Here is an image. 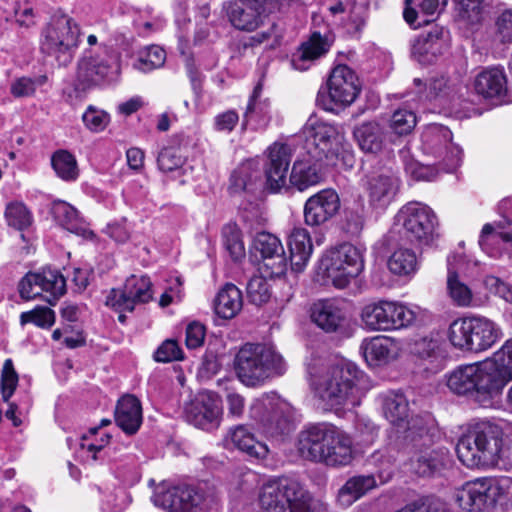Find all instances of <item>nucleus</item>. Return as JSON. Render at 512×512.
Here are the masks:
<instances>
[{
	"mask_svg": "<svg viewBox=\"0 0 512 512\" xmlns=\"http://www.w3.org/2000/svg\"><path fill=\"white\" fill-rule=\"evenodd\" d=\"M55 322V313L46 306H36L34 309L22 312L20 315L21 325L32 323L40 328H50Z\"/></svg>",
	"mask_w": 512,
	"mask_h": 512,
	"instance_id": "13d9d810",
	"label": "nucleus"
},
{
	"mask_svg": "<svg viewBox=\"0 0 512 512\" xmlns=\"http://www.w3.org/2000/svg\"><path fill=\"white\" fill-rule=\"evenodd\" d=\"M51 165L56 175L64 181H75L79 169L75 156L67 150H57L52 154Z\"/></svg>",
	"mask_w": 512,
	"mask_h": 512,
	"instance_id": "8fccbe9b",
	"label": "nucleus"
},
{
	"mask_svg": "<svg viewBox=\"0 0 512 512\" xmlns=\"http://www.w3.org/2000/svg\"><path fill=\"white\" fill-rule=\"evenodd\" d=\"M376 486L377 482L373 474L351 477L339 489L337 502L341 507L347 508Z\"/></svg>",
	"mask_w": 512,
	"mask_h": 512,
	"instance_id": "c9c22d12",
	"label": "nucleus"
},
{
	"mask_svg": "<svg viewBox=\"0 0 512 512\" xmlns=\"http://www.w3.org/2000/svg\"><path fill=\"white\" fill-rule=\"evenodd\" d=\"M236 375L247 387H259L286 371L283 357L274 348L247 343L236 354Z\"/></svg>",
	"mask_w": 512,
	"mask_h": 512,
	"instance_id": "39448f33",
	"label": "nucleus"
},
{
	"mask_svg": "<svg viewBox=\"0 0 512 512\" xmlns=\"http://www.w3.org/2000/svg\"><path fill=\"white\" fill-rule=\"evenodd\" d=\"M466 265L463 255L448 258L447 291L452 302L458 307H471L475 302L472 289L461 278Z\"/></svg>",
	"mask_w": 512,
	"mask_h": 512,
	"instance_id": "a878e982",
	"label": "nucleus"
},
{
	"mask_svg": "<svg viewBox=\"0 0 512 512\" xmlns=\"http://www.w3.org/2000/svg\"><path fill=\"white\" fill-rule=\"evenodd\" d=\"M109 56L93 55L91 51L85 52L84 57L79 61L75 88L86 91L90 88L110 80L114 73Z\"/></svg>",
	"mask_w": 512,
	"mask_h": 512,
	"instance_id": "6ab92c4d",
	"label": "nucleus"
},
{
	"mask_svg": "<svg viewBox=\"0 0 512 512\" xmlns=\"http://www.w3.org/2000/svg\"><path fill=\"white\" fill-rule=\"evenodd\" d=\"M223 244L234 261H238L245 256L244 244L237 229L233 227L224 229Z\"/></svg>",
	"mask_w": 512,
	"mask_h": 512,
	"instance_id": "e2e57ef3",
	"label": "nucleus"
},
{
	"mask_svg": "<svg viewBox=\"0 0 512 512\" xmlns=\"http://www.w3.org/2000/svg\"><path fill=\"white\" fill-rule=\"evenodd\" d=\"M383 413L386 419L398 427L407 421L409 415L408 401L401 393H389L383 400Z\"/></svg>",
	"mask_w": 512,
	"mask_h": 512,
	"instance_id": "c03bdc74",
	"label": "nucleus"
},
{
	"mask_svg": "<svg viewBox=\"0 0 512 512\" xmlns=\"http://www.w3.org/2000/svg\"><path fill=\"white\" fill-rule=\"evenodd\" d=\"M311 320L326 333H333L344 327L346 313L339 300L324 299L312 305Z\"/></svg>",
	"mask_w": 512,
	"mask_h": 512,
	"instance_id": "bb28decb",
	"label": "nucleus"
},
{
	"mask_svg": "<svg viewBox=\"0 0 512 512\" xmlns=\"http://www.w3.org/2000/svg\"><path fill=\"white\" fill-rule=\"evenodd\" d=\"M503 429L491 420L471 424L456 445L458 459L467 467H492L503 454Z\"/></svg>",
	"mask_w": 512,
	"mask_h": 512,
	"instance_id": "7ed1b4c3",
	"label": "nucleus"
},
{
	"mask_svg": "<svg viewBox=\"0 0 512 512\" xmlns=\"http://www.w3.org/2000/svg\"><path fill=\"white\" fill-rule=\"evenodd\" d=\"M290 161L291 149L288 145L274 143L269 147L265 176L267 188L271 192H278L286 187Z\"/></svg>",
	"mask_w": 512,
	"mask_h": 512,
	"instance_id": "b1692460",
	"label": "nucleus"
},
{
	"mask_svg": "<svg viewBox=\"0 0 512 512\" xmlns=\"http://www.w3.org/2000/svg\"><path fill=\"white\" fill-rule=\"evenodd\" d=\"M154 505L168 512H206L213 502L212 490L207 485L157 486L152 497Z\"/></svg>",
	"mask_w": 512,
	"mask_h": 512,
	"instance_id": "6e6552de",
	"label": "nucleus"
},
{
	"mask_svg": "<svg viewBox=\"0 0 512 512\" xmlns=\"http://www.w3.org/2000/svg\"><path fill=\"white\" fill-rule=\"evenodd\" d=\"M18 383V374L11 359H6L1 374V389L4 401H8L14 393Z\"/></svg>",
	"mask_w": 512,
	"mask_h": 512,
	"instance_id": "774afa93",
	"label": "nucleus"
},
{
	"mask_svg": "<svg viewBox=\"0 0 512 512\" xmlns=\"http://www.w3.org/2000/svg\"><path fill=\"white\" fill-rule=\"evenodd\" d=\"M288 247L292 269L296 272H301L307 265L313 252V244L309 232L303 227L293 228L288 237Z\"/></svg>",
	"mask_w": 512,
	"mask_h": 512,
	"instance_id": "2f4dec72",
	"label": "nucleus"
},
{
	"mask_svg": "<svg viewBox=\"0 0 512 512\" xmlns=\"http://www.w3.org/2000/svg\"><path fill=\"white\" fill-rule=\"evenodd\" d=\"M405 171L417 181H433L439 174V169L434 165H425L415 160L406 161Z\"/></svg>",
	"mask_w": 512,
	"mask_h": 512,
	"instance_id": "69168bd1",
	"label": "nucleus"
},
{
	"mask_svg": "<svg viewBox=\"0 0 512 512\" xmlns=\"http://www.w3.org/2000/svg\"><path fill=\"white\" fill-rule=\"evenodd\" d=\"M365 224L364 208H348L345 211L342 228L350 236H359Z\"/></svg>",
	"mask_w": 512,
	"mask_h": 512,
	"instance_id": "0e129e2a",
	"label": "nucleus"
},
{
	"mask_svg": "<svg viewBox=\"0 0 512 512\" xmlns=\"http://www.w3.org/2000/svg\"><path fill=\"white\" fill-rule=\"evenodd\" d=\"M395 342L386 336H375L364 339L360 349L370 366L387 363L395 352Z\"/></svg>",
	"mask_w": 512,
	"mask_h": 512,
	"instance_id": "e433bc0d",
	"label": "nucleus"
},
{
	"mask_svg": "<svg viewBox=\"0 0 512 512\" xmlns=\"http://www.w3.org/2000/svg\"><path fill=\"white\" fill-rule=\"evenodd\" d=\"M333 41L334 39L328 31L323 34L320 31L312 32L292 55V67L298 71L308 70L318 59L328 53Z\"/></svg>",
	"mask_w": 512,
	"mask_h": 512,
	"instance_id": "5701e85b",
	"label": "nucleus"
},
{
	"mask_svg": "<svg viewBox=\"0 0 512 512\" xmlns=\"http://www.w3.org/2000/svg\"><path fill=\"white\" fill-rule=\"evenodd\" d=\"M447 34L444 28L434 26L426 34L418 36L412 43V57L422 65L434 63L447 47Z\"/></svg>",
	"mask_w": 512,
	"mask_h": 512,
	"instance_id": "393cba45",
	"label": "nucleus"
},
{
	"mask_svg": "<svg viewBox=\"0 0 512 512\" xmlns=\"http://www.w3.org/2000/svg\"><path fill=\"white\" fill-rule=\"evenodd\" d=\"M186 157L181 153L180 148L164 147L158 154L157 165L164 173L179 171L183 169Z\"/></svg>",
	"mask_w": 512,
	"mask_h": 512,
	"instance_id": "6e6d98bb",
	"label": "nucleus"
},
{
	"mask_svg": "<svg viewBox=\"0 0 512 512\" xmlns=\"http://www.w3.org/2000/svg\"><path fill=\"white\" fill-rule=\"evenodd\" d=\"M474 89L486 99L504 97L507 93V78L503 68L489 67L482 70L475 78Z\"/></svg>",
	"mask_w": 512,
	"mask_h": 512,
	"instance_id": "c756f323",
	"label": "nucleus"
},
{
	"mask_svg": "<svg viewBox=\"0 0 512 512\" xmlns=\"http://www.w3.org/2000/svg\"><path fill=\"white\" fill-rule=\"evenodd\" d=\"M306 144L308 154L318 161H325V165H335V160L341 152H345V139L343 134L329 124L318 123L306 128Z\"/></svg>",
	"mask_w": 512,
	"mask_h": 512,
	"instance_id": "4468645a",
	"label": "nucleus"
},
{
	"mask_svg": "<svg viewBox=\"0 0 512 512\" xmlns=\"http://www.w3.org/2000/svg\"><path fill=\"white\" fill-rule=\"evenodd\" d=\"M401 180L390 171L382 170L366 177L364 184L369 204L375 208L387 207L399 192Z\"/></svg>",
	"mask_w": 512,
	"mask_h": 512,
	"instance_id": "412c9836",
	"label": "nucleus"
},
{
	"mask_svg": "<svg viewBox=\"0 0 512 512\" xmlns=\"http://www.w3.org/2000/svg\"><path fill=\"white\" fill-rule=\"evenodd\" d=\"M493 36L501 43L512 42V8L499 10L494 18Z\"/></svg>",
	"mask_w": 512,
	"mask_h": 512,
	"instance_id": "bf43d9fd",
	"label": "nucleus"
},
{
	"mask_svg": "<svg viewBox=\"0 0 512 512\" xmlns=\"http://www.w3.org/2000/svg\"><path fill=\"white\" fill-rule=\"evenodd\" d=\"M166 53L157 45L147 47L134 62L133 67L147 73L164 65Z\"/></svg>",
	"mask_w": 512,
	"mask_h": 512,
	"instance_id": "864d4df0",
	"label": "nucleus"
},
{
	"mask_svg": "<svg viewBox=\"0 0 512 512\" xmlns=\"http://www.w3.org/2000/svg\"><path fill=\"white\" fill-rule=\"evenodd\" d=\"M363 327L369 331H386L385 300L365 305L361 311Z\"/></svg>",
	"mask_w": 512,
	"mask_h": 512,
	"instance_id": "603ef678",
	"label": "nucleus"
},
{
	"mask_svg": "<svg viewBox=\"0 0 512 512\" xmlns=\"http://www.w3.org/2000/svg\"><path fill=\"white\" fill-rule=\"evenodd\" d=\"M5 219L10 227L24 230L32 224V215L27 207L20 202L9 203L5 209Z\"/></svg>",
	"mask_w": 512,
	"mask_h": 512,
	"instance_id": "5fc2aeb1",
	"label": "nucleus"
},
{
	"mask_svg": "<svg viewBox=\"0 0 512 512\" xmlns=\"http://www.w3.org/2000/svg\"><path fill=\"white\" fill-rule=\"evenodd\" d=\"M472 316L454 320L448 329V340L453 347L461 351H470L472 346Z\"/></svg>",
	"mask_w": 512,
	"mask_h": 512,
	"instance_id": "09e8293b",
	"label": "nucleus"
},
{
	"mask_svg": "<svg viewBox=\"0 0 512 512\" xmlns=\"http://www.w3.org/2000/svg\"><path fill=\"white\" fill-rule=\"evenodd\" d=\"M386 331L397 330L411 326L416 320V312L407 305L385 300Z\"/></svg>",
	"mask_w": 512,
	"mask_h": 512,
	"instance_id": "37998d69",
	"label": "nucleus"
},
{
	"mask_svg": "<svg viewBox=\"0 0 512 512\" xmlns=\"http://www.w3.org/2000/svg\"><path fill=\"white\" fill-rule=\"evenodd\" d=\"M241 291L232 283H227L214 300V311L223 319H232L242 309Z\"/></svg>",
	"mask_w": 512,
	"mask_h": 512,
	"instance_id": "58836bf2",
	"label": "nucleus"
},
{
	"mask_svg": "<svg viewBox=\"0 0 512 512\" xmlns=\"http://www.w3.org/2000/svg\"><path fill=\"white\" fill-rule=\"evenodd\" d=\"M395 222L404 229L411 242L429 245L436 236L437 217L433 210L421 202L405 204L396 214Z\"/></svg>",
	"mask_w": 512,
	"mask_h": 512,
	"instance_id": "9d476101",
	"label": "nucleus"
},
{
	"mask_svg": "<svg viewBox=\"0 0 512 512\" xmlns=\"http://www.w3.org/2000/svg\"><path fill=\"white\" fill-rule=\"evenodd\" d=\"M359 148L365 153L377 154L385 146L386 136L383 126L376 121L363 122L353 130Z\"/></svg>",
	"mask_w": 512,
	"mask_h": 512,
	"instance_id": "72a5a7b5",
	"label": "nucleus"
},
{
	"mask_svg": "<svg viewBox=\"0 0 512 512\" xmlns=\"http://www.w3.org/2000/svg\"><path fill=\"white\" fill-rule=\"evenodd\" d=\"M341 201L334 189H323L310 196L304 205V222L310 227H318L338 214Z\"/></svg>",
	"mask_w": 512,
	"mask_h": 512,
	"instance_id": "aec40b11",
	"label": "nucleus"
},
{
	"mask_svg": "<svg viewBox=\"0 0 512 512\" xmlns=\"http://www.w3.org/2000/svg\"><path fill=\"white\" fill-rule=\"evenodd\" d=\"M303 459L328 466H346L353 459L352 441L332 424L318 423L303 429L297 440Z\"/></svg>",
	"mask_w": 512,
	"mask_h": 512,
	"instance_id": "f03ea898",
	"label": "nucleus"
},
{
	"mask_svg": "<svg viewBox=\"0 0 512 512\" xmlns=\"http://www.w3.org/2000/svg\"><path fill=\"white\" fill-rule=\"evenodd\" d=\"M474 401L482 407L492 406L507 382L512 379L496 354L492 358L475 363Z\"/></svg>",
	"mask_w": 512,
	"mask_h": 512,
	"instance_id": "9b49d317",
	"label": "nucleus"
},
{
	"mask_svg": "<svg viewBox=\"0 0 512 512\" xmlns=\"http://www.w3.org/2000/svg\"><path fill=\"white\" fill-rule=\"evenodd\" d=\"M427 152L440 158L439 164L445 172L454 171L461 162V149L452 143V132L442 125L429 126L422 135Z\"/></svg>",
	"mask_w": 512,
	"mask_h": 512,
	"instance_id": "dca6fc26",
	"label": "nucleus"
},
{
	"mask_svg": "<svg viewBox=\"0 0 512 512\" xmlns=\"http://www.w3.org/2000/svg\"><path fill=\"white\" fill-rule=\"evenodd\" d=\"M47 81L45 75L35 78L21 77L11 85V93L16 97L31 96L37 87L44 85Z\"/></svg>",
	"mask_w": 512,
	"mask_h": 512,
	"instance_id": "338daca9",
	"label": "nucleus"
},
{
	"mask_svg": "<svg viewBox=\"0 0 512 512\" xmlns=\"http://www.w3.org/2000/svg\"><path fill=\"white\" fill-rule=\"evenodd\" d=\"M458 20L468 28H476L483 21L484 8L487 0H456Z\"/></svg>",
	"mask_w": 512,
	"mask_h": 512,
	"instance_id": "3c124183",
	"label": "nucleus"
},
{
	"mask_svg": "<svg viewBox=\"0 0 512 512\" xmlns=\"http://www.w3.org/2000/svg\"><path fill=\"white\" fill-rule=\"evenodd\" d=\"M471 352H481L491 348L502 337L500 327L488 318L472 316Z\"/></svg>",
	"mask_w": 512,
	"mask_h": 512,
	"instance_id": "473e14b6",
	"label": "nucleus"
},
{
	"mask_svg": "<svg viewBox=\"0 0 512 512\" xmlns=\"http://www.w3.org/2000/svg\"><path fill=\"white\" fill-rule=\"evenodd\" d=\"M254 247L261 254L265 272L270 277H280L287 270V259L280 240L268 232H260L254 239Z\"/></svg>",
	"mask_w": 512,
	"mask_h": 512,
	"instance_id": "4be33fe9",
	"label": "nucleus"
},
{
	"mask_svg": "<svg viewBox=\"0 0 512 512\" xmlns=\"http://www.w3.org/2000/svg\"><path fill=\"white\" fill-rule=\"evenodd\" d=\"M259 503L264 512H329L327 505L314 501L296 479L276 477L263 484Z\"/></svg>",
	"mask_w": 512,
	"mask_h": 512,
	"instance_id": "20e7f679",
	"label": "nucleus"
},
{
	"mask_svg": "<svg viewBox=\"0 0 512 512\" xmlns=\"http://www.w3.org/2000/svg\"><path fill=\"white\" fill-rule=\"evenodd\" d=\"M419 267V261L415 252L408 248L395 250L388 260L389 270L399 276L414 274Z\"/></svg>",
	"mask_w": 512,
	"mask_h": 512,
	"instance_id": "de8ad7c7",
	"label": "nucleus"
},
{
	"mask_svg": "<svg viewBox=\"0 0 512 512\" xmlns=\"http://www.w3.org/2000/svg\"><path fill=\"white\" fill-rule=\"evenodd\" d=\"M230 23L238 30L251 32L263 22L260 12L249 4H234L228 11Z\"/></svg>",
	"mask_w": 512,
	"mask_h": 512,
	"instance_id": "79ce46f5",
	"label": "nucleus"
},
{
	"mask_svg": "<svg viewBox=\"0 0 512 512\" xmlns=\"http://www.w3.org/2000/svg\"><path fill=\"white\" fill-rule=\"evenodd\" d=\"M365 374L342 359L311 375L315 396L327 410L356 406L365 392Z\"/></svg>",
	"mask_w": 512,
	"mask_h": 512,
	"instance_id": "f257e3e1",
	"label": "nucleus"
},
{
	"mask_svg": "<svg viewBox=\"0 0 512 512\" xmlns=\"http://www.w3.org/2000/svg\"><path fill=\"white\" fill-rule=\"evenodd\" d=\"M221 405L212 393H200L185 405V420L196 428L212 431L217 429L221 421Z\"/></svg>",
	"mask_w": 512,
	"mask_h": 512,
	"instance_id": "a211bd4d",
	"label": "nucleus"
},
{
	"mask_svg": "<svg viewBox=\"0 0 512 512\" xmlns=\"http://www.w3.org/2000/svg\"><path fill=\"white\" fill-rule=\"evenodd\" d=\"M260 183V169L254 162L248 161L233 171L230 177L229 190L233 194L242 192L252 193L258 189Z\"/></svg>",
	"mask_w": 512,
	"mask_h": 512,
	"instance_id": "4c0bfd02",
	"label": "nucleus"
},
{
	"mask_svg": "<svg viewBox=\"0 0 512 512\" xmlns=\"http://www.w3.org/2000/svg\"><path fill=\"white\" fill-rule=\"evenodd\" d=\"M255 407H265L267 414L261 420L275 425L281 431L286 428V425L291 417L290 406L280 399H271L268 402L256 401L252 409Z\"/></svg>",
	"mask_w": 512,
	"mask_h": 512,
	"instance_id": "49530a36",
	"label": "nucleus"
},
{
	"mask_svg": "<svg viewBox=\"0 0 512 512\" xmlns=\"http://www.w3.org/2000/svg\"><path fill=\"white\" fill-rule=\"evenodd\" d=\"M475 363L460 365L446 374V385L457 395L469 396L474 401Z\"/></svg>",
	"mask_w": 512,
	"mask_h": 512,
	"instance_id": "ea45409f",
	"label": "nucleus"
},
{
	"mask_svg": "<svg viewBox=\"0 0 512 512\" xmlns=\"http://www.w3.org/2000/svg\"><path fill=\"white\" fill-rule=\"evenodd\" d=\"M431 437L422 420L407 421L403 435L402 453L408 457L411 471L419 476H431L449 462V451L444 447L431 448Z\"/></svg>",
	"mask_w": 512,
	"mask_h": 512,
	"instance_id": "423d86ee",
	"label": "nucleus"
},
{
	"mask_svg": "<svg viewBox=\"0 0 512 512\" xmlns=\"http://www.w3.org/2000/svg\"><path fill=\"white\" fill-rule=\"evenodd\" d=\"M261 90V84L254 88L244 114V123L253 124L255 129H265L271 120L270 102L259 98Z\"/></svg>",
	"mask_w": 512,
	"mask_h": 512,
	"instance_id": "a19ab883",
	"label": "nucleus"
},
{
	"mask_svg": "<svg viewBox=\"0 0 512 512\" xmlns=\"http://www.w3.org/2000/svg\"><path fill=\"white\" fill-rule=\"evenodd\" d=\"M416 122V116L413 111L399 109L391 117L390 128L398 135H406L414 129Z\"/></svg>",
	"mask_w": 512,
	"mask_h": 512,
	"instance_id": "680f3d73",
	"label": "nucleus"
},
{
	"mask_svg": "<svg viewBox=\"0 0 512 512\" xmlns=\"http://www.w3.org/2000/svg\"><path fill=\"white\" fill-rule=\"evenodd\" d=\"M505 224L512 225V218L504 216V221H499L496 226L489 223L483 226L479 237V245L487 254L493 255L492 244L499 239L504 242H512V230L505 231Z\"/></svg>",
	"mask_w": 512,
	"mask_h": 512,
	"instance_id": "a18cd8bd",
	"label": "nucleus"
},
{
	"mask_svg": "<svg viewBox=\"0 0 512 512\" xmlns=\"http://www.w3.org/2000/svg\"><path fill=\"white\" fill-rule=\"evenodd\" d=\"M320 268L336 288H345L364 268L362 251L350 243H343L323 255Z\"/></svg>",
	"mask_w": 512,
	"mask_h": 512,
	"instance_id": "1a4fd4ad",
	"label": "nucleus"
},
{
	"mask_svg": "<svg viewBox=\"0 0 512 512\" xmlns=\"http://www.w3.org/2000/svg\"><path fill=\"white\" fill-rule=\"evenodd\" d=\"M142 407L133 395L122 397L116 406L115 421L127 435L135 434L142 424Z\"/></svg>",
	"mask_w": 512,
	"mask_h": 512,
	"instance_id": "7c9ffc66",
	"label": "nucleus"
},
{
	"mask_svg": "<svg viewBox=\"0 0 512 512\" xmlns=\"http://www.w3.org/2000/svg\"><path fill=\"white\" fill-rule=\"evenodd\" d=\"M247 297L255 305H262L270 298L268 282L262 276L252 277L247 284Z\"/></svg>",
	"mask_w": 512,
	"mask_h": 512,
	"instance_id": "052dcab7",
	"label": "nucleus"
},
{
	"mask_svg": "<svg viewBox=\"0 0 512 512\" xmlns=\"http://www.w3.org/2000/svg\"><path fill=\"white\" fill-rule=\"evenodd\" d=\"M502 495L501 487L491 479L468 482L455 492L458 506L468 512L491 511Z\"/></svg>",
	"mask_w": 512,
	"mask_h": 512,
	"instance_id": "2eb2a0df",
	"label": "nucleus"
},
{
	"mask_svg": "<svg viewBox=\"0 0 512 512\" xmlns=\"http://www.w3.org/2000/svg\"><path fill=\"white\" fill-rule=\"evenodd\" d=\"M324 166H326L324 161L311 158V155L308 158L297 160L293 163L289 182L298 191L303 192L322 182Z\"/></svg>",
	"mask_w": 512,
	"mask_h": 512,
	"instance_id": "c85d7f7f",
	"label": "nucleus"
},
{
	"mask_svg": "<svg viewBox=\"0 0 512 512\" xmlns=\"http://www.w3.org/2000/svg\"><path fill=\"white\" fill-rule=\"evenodd\" d=\"M18 291L24 300L41 297L50 305H54L66 292V280L56 270L29 272L20 280Z\"/></svg>",
	"mask_w": 512,
	"mask_h": 512,
	"instance_id": "ddd939ff",
	"label": "nucleus"
},
{
	"mask_svg": "<svg viewBox=\"0 0 512 512\" xmlns=\"http://www.w3.org/2000/svg\"><path fill=\"white\" fill-rule=\"evenodd\" d=\"M51 210L57 223L69 232L84 238H91L94 235L93 232L86 227L78 211L69 203L60 200L55 201L52 204Z\"/></svg>",
	"mask_w": 512,
	"mask_h": 512,
	"instance_id": "f704fd0d",
	"label": "nucleus"
},
{
	"mask_svg": "<svg viewBox=\"0 0 512 512\" xmlns=\"http://www.w3.org/2000/svg\"><path fill=\"white\" fill-rule=\"evenodd\" d=\"M226 445H232L245 453L249 458L262 461L269 454L268 446L257 440L254 433L246 425H237L232 428L225 438Z\"/></svg>",
	"mask_w": 512,
	"mask_h": 512,
	"instance_id": "cd10ccee",
	"label": "nucleus"
},
{
	"mask_svg": "<svg viewBox=\"0 0 512 512\" xmlns=\"http://www.w3.org/2000/svg\"><path fill=\"white\" fill-rule=\"evenodd\" d=\"M152 282L148 276H130L122 290L111 289L105 304L116 311L132 312L138 303H147L152 299Z\"/></svg>",
	"mask_w": 512,
	"mask_h": 512,
	"instance_id": "f3484780",
	"label": "nucleus"
},
{
	"mask_svg": "<svg viewBox=\"0 0 512 512\" xmlns=\"http://www.w3.org/2000/svg\"><path fill=\"white\" fill-rule=\"evenodd\" d=\"M327 90V102H324V95H318V101L324 103L326 110L333 111L350 106L360 93L358 76L349 66L337 65L329 75Z\"/></svg>",
	"mask_w": 512,
	"mask_h": 512,
	"instance_id": "f8f14e48",
	"label": "nucleus"
},
{
	"mask_svg": "<svg viewBox=\"0 0 512 512\" xmlns=\"http://www.w3.org/2000/svg\"><path fill=\"white\" fill-rule=\"evenodd\" d=\"M370 462L378 468V478L382 483L388 481L392 476V467L395 463V451L391 448H384L375 451L370 456Z\"/></svg>",
	"mask_w": 512,
	"mask_h": 512,
	"instance_id": "4d7b16f0",
	"label": "nucleus"
},
{
	"mask_svg": "<svg viewBox=\"0 0 512 512\" xmlns=\"http://www.w3.org/2000/svg\"><path fill=\"white\" fill-rule=\"evenodd\" d=\"M80 36V26L72 17L55 13L41 32L40 49L60 66H67L74 59Z\"/></svg>",
	"mask_w": 512,
	"mask_h": 512,
	"instance_id": "0eeeda50",
	"label": "nucleus"
}]
</instances>
